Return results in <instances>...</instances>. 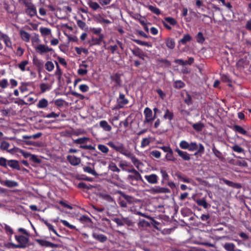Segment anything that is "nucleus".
Here are the masks:
<instances>
[{
  "mask_svg": "<svg viewBox=\"0 0 251 251\" xmlns=\"http://www.w3.org/2000/svg\"><path fill=\"white\" fill-rule=\"evenodd\" d=\"M107 145L117 151L119 152L120 153L127 157H128L132 153L130 151L126 149L124 144L121 143H114L110 141L107 143Z\"/></svg>",
  "mask_w": 251,
  "mask_h": 251,
  "instance_id": "f257e3e1",
  "label": "nucleus"
},
{
  "mask_svg": "<svg viewBox=\"0 0 251 251\" xmlns=\"http://www.w3.org/2000/svg\"><path fill=\"white\" fill-rule=\"evenodd\" d=\"M190 151H196V152L195 153V155H197L198 154H202L204 152V147L201 144H198L196 142H191L189 144V150Z\"/></svg>",
  "mask_w": 251,
  "mask_h": 251,
  "instance_id": "f03ea898",
  "label": "nucleus"
},
{
  "mask_svg": "<svg viewBox=\"0 0 251 251\" xmlns=\"http://www.w3.org/2000/svg\"><path fill=\"white\" fill-rule=\"evenodd\" d=\"M127 172L132 174L128 175L127 176V181L129 182L131 184L133 185V181L134 180H143L141 175L135 169L132 168V169H128L127 170Z\"/></svg>",
  "mask_w": 251,
  "mask_h": 251,
  "instance_id": "7ed1b4c3",
  "label": "nucleus"
},
{
  "mask_svg": "<svg viewBox=\"0 0 251 251\" xmlns=\"http://www.w3.org/2000/svg\"><path fill=\"white\" fill-rule=\"evenodd\" d=\"M144 114L145 115L144 124L151 123L155 118L154 116L153 115L152 110L149 107L145 108Z\"/></svg>",
  "mask_w": 251,
  "mask_h": 251,
  "instance_id": "20e7f679",
  "label": "nucleus"
},
{
  "mask_svg": "<svg viewBox=\"0 0 251 251\" xmlns=\"http://www.w3.org/2000/svg\"><path fill=\"white\" fill-rule=\"evenodd\" d=\"M35 50L40 54H45L53 50L52 48L49 47L45 44H39L35 47Z\"/></svg>",
  "mask_w": 251,
  "mask_h": 251,
  "instance_id": "39448f33",
  "label": "nucleus"
},
{
  "mask_svg": "<svg viewBox=\"0 0 251 251\" xmlns=\"http://www.w3.org/2000/svg\"><path fill=\"white\" fill-rule=\"evenodd\" d=\"M111 83L113 84L114 87H117L121 86L122 79L121 75L119 73L113 74L110 76Z\"/></svg>",
  "mask_w": 251,
  "mask_h": 251,
  "instance_id": "423d86ee",
  "label": "nucleus"
},
{
  "mask_svg": "<svg viewBox=\"0 0 251 251\" xmlns=\"http://www.w3.org/2000/svg\"><path fill=\"white\" fill-rule=\"evenodd\" d=\"M151 194H161V193H168L170 192V190L167 188L165 187H161L159 186H156L154 187L151 188L150 190H148Z\"/></svg>",
  "mask_w": 251,
  "mask_h": 251,
  "instance_id": "0eeeda50",
  "label": "nucleus"
},
{
  "mask_svg": "<svg viewBox=\"0 0 251 251\" xmlns=\"http://www.w3.org/2000/svg\"><path fill=\"white\" fill-rule=\"evenodd\" d=\"M15 239L20 244L19 247L23 248L27 246L28 242V238L27 237L23 235H16Z\"/></svg>",
  "mask_w": 251,
  "mask_h": 251,
  "instance_id": "6e6552de",
  "label": "nucleus"
},
{
  "mask_svg": "<svg viewBox=\"0 0 251 251\" xmlns=\"http://www.w3.org/2000/svg\"><path fill=\"white\" fill-rule=\"evenodd\" d=\"M117 104L119 108H123L124 105L127 104L129 100L126 98L123 93H120L119 96L117 100Z\"/></svg>",
  "mask_w": 251,
  "mask_h": 251,
  "instance_id": "1a4fd4ad",
  "label": "nucleus"
},
{
  "mask_svg": "<svg viewBox=\"0 0 251 251\" xmlns=\"http://www.w3.org/2000/svg\"><path fill=\"white\" fill-rule=\"evenodd\" d=\"M0 38L3 41L6 48L10 49H13L12 41L10 38L7 34L1 33Z\"/></svg>",
  "mask_w": 251,
  "mask_h": 251,
  "instance_id": "9d476101",
  "label": "nucleus"
},
{
  "mask_svg": "<svg viewBox=\"0 0 251 251\" xmlns=\"http://www.w3.org/2000/svg\"><path fill=\"white\" fill-rule=\"evenodd\" d=\"M67 159L69 162L73 166L78 165L81 162L80 158L75 155H68Z\"/></svg>",
  "mask_w": 251,
  "mask_h": 251,
  "instance_id": "9b49d317",
  "label": "nucleus"
},
{
  "mask_svg": "<svg viewBox=\"0 0 251 251\" xmlns=\"http://www.w3.org/2000/svg\"><path fill=\"white\" fill-rule=\"evenodd\" d=\"M92 236L95 239L100 243H104L107 240V238L106 236L102 234H99L96 232H93Z\"/></svg>",
  "mask_w": 251,
  "mask_h": 251,
  "instance_id": "f8f14e48",
  "label": "nucleus"
},
{
  "mask_svg": "<svg viewBox=\"0 0 251 251\" xmlns=\"http://www.w3.org/2000/svg\"><path fill=\"white\" fill-rule=\"evenodd\" d=\"M145 179L150 184H156L158 182V177L155 174H151L150 175H146Z\"/></svg>",
  "mask_w": 251,
  "mask_h": 251,
  "instance_id": "ddd939ff",
  "label": "nucleus"
},
{
  "mask_svg": "<svg viewBox=\"0 0 251 251\" xmlns=\"http://www.w3.org/2000/svg\"><path fill=\"white\" fill-rule=\"evenodd\" d=\"M37 242L42 246L51 247L52 248H57L58 247V245L52 243L46 240L38 239L37 240Z\"/></svg>",
  "mask_w": 251,
  "mask_h": 251,
  "instance_id": "4468645a",
  "label": "nucleus"
},
{
  "mask_svg": "<svg viewBox=\"0 0 251 251\" xmlns=\"http://www.w3.org/2000/svg\"><path fill=\"white\" fill-rule=\"evenodd\" d=\"M128 158L131 159L133 164L138 169L143 165V163L137 157H136L132 153H131Z\"/></svg>",
  "mask_w": 251,
  "mask_h": 251,
  "instance_id": "2eb2a0df",
  "label": "nucleus"
},
{
  "mask_svg": "<svg viewBox=\"0 0 251 251\" xmlns=\"http://www.w3.org/2000/svg\"><path fill=\"white\" fill-rule=\"evenodd\" d=\"M175 151L176 152L178 155L184 160L189 161L190 160L191 158L190 154L186 151H182L178 148L175 150Z\"/></svg>",
  "mask_w": 251,
  "mask_h": 251,
  "instance_id": "dca6fc26",
  "label": "nucleus"
},
{
  "mask_svg": "<svg viewBox=\"0 0 251 251\" xmlns=\"http://www.w3.org/2000/svg\"><path fill=\"white\" fill-rule=\"evenodd\" d=\"M98 196L100 198L107 201L108 202H114L115 203L113 198L106 193L100 192L98 194Z\"/></svg>",
  "mask_w": 251,
  "mask_h": 251,
  "instance_id": "f3484780",
  "label": "nucleus"
},
{
  "mask_svg": "<svg viewBox=\"0 0 251 251\" xmlns=\"http://www.w3.org/2000/svg\"><path fill=\"white\" fill-rule=\"evenodd\" d=\"M39 31L41 35L44 37H46L48 36H51V30L50 28L45 27H40Z\"/></svg>",
  "mask_w": 251,
  "mask_h": 251,
  "instance_id": "a211bd4d",
  "label": "nucleus"
},
{
  "mask_svg": "<svg viewBox=\"0 0 251 251\" xmlns=\"http://www.w3.org/2000/svg\"><path fill=\"white\" fill-rule=\"evenodd\" d=\"M132 53L135 56H138L142 59H144L145 56L144 52L139 48H135L131 50Z\"/></svg>",
  "mask_w": 251,
  "mask_h": 251,
  "instance_id": "6ab92c4d",
  "label": "nucleus"
},
{
  "mask_svg": "<svg viewBox=\"0 0 251 251\" xmlns=\"http://www.w3.org/2000/svg\"><path fill=\"white\" fill-rule=\"evenodd\" d=\"M100 126L105 131H110L112 127L108 124L107 122L105 120H102L100 122Z\"/></svg>",
  "mask_w": 251,
  "mask_h": 251,
  "instance_id": "aec40b11",
  "label": "nucleus"
},
{
  "mask_svg": "<svg viewBox=\"0 0 251 251\" xmlns=\"http://www.w3.org/2000/svg\"><path fill=\"white\" fill-rule=\"evenodd\" d=\"M49 105L48 101L47 99L43 98L40 100L37 104V107L38 108L44 109L46 108Z\"/></svg>",
  "mask_w": 251,
  "mask_h": 251,
  "instance_id": "412c9836",
  "label": "nucleus"
},
{
  "mask_svg": "<svg viewBox=\"0 0 251 251\" xmlns=\"http://www.w3.org/2000/svg\"><path fill=\"white\" fill-rule=\"evenodd\" d=\"M220 180H222L225 184L230 187L237 188H240L241 187L240 184L234 183L233 182L228 180L225 178H220Z\"/></svg>",
  "mask_w": 251,
  "mask_h": 251,
  "instance_id": "4be33fe9",
  "label": "nucleus"
},
{
  "mask_svg": "<svg viewBox=\"0 0 251 251\" xmlns=\"http://www.w3.org/2000/svg\"><path fill=\"white\" fill-rule=\"evenodd\" d=\"M2 184L10 188L15 187L18 185V183L16 181L11 180H5L3 181Z\"/></svg>",
  "mask_w": 251,
  "mask_h": 251,
  "instance_id": "5701e85b",
  "label": "nucleus"
},
{
  "mask_svg": "<svg viewBox=\"0 0 251 251\" xmlns=\"http://www.w3.org/2000/svg\"><path fill=\"white\" fill-rule=\"evenodd\" d=\"M8 165L13 169L18 170L20 169V165L18 161L15 160H10L7 162Z\"/></svg>",
  "mask_w": 251,
  "mask_h": 251,
  "instance_id": "b1692460",
  "label": "nucleus"
},
{
  "mask_svg": "<svg viewBox=\"0 0 251 251\" xmlns=\"http://www.w3.org/2000/svg\"><path fill=\"white\" fill-rule=\"evenodd\" d=\"M20 34L22 39L25 42H28L29 41L30 35L28 32L24 30H20Z\"/></svg>",
  "mask_w": 251,
  "mask_h": 251,
  "instance_id": "393cba45",
  "label": "nucleus"
},
{
  "mask_svg": "<svg viewBox=\"0 0 251 251\" xmlns=\"http://www.w3.org/2000/svg\"><path fill=\"white\" fill-rule=\"evenodd\" d=\"M10 147V144L5 141H3L0 143V149L2 151H7L8 152H11L13 150H8Z\"/></svg>",
  "mask_w": 251,
  "mask_h": 251,
  "instance_id": "a878e982",
  "label": "nucleus"
},
{
  "mask_svg": "<svg viewBox=\"0 0 251 251\" xmlns=\"http://www.w3.org/2000/svg\"><path fill=\"white\" fill-rule=\"evenodd\" d=\"M26 13L31 17L36 15L37 11L34 5L28 7L26 10Z\"/></svg>",
  "mask_w": 251,
  "mask_h": 251,
  "instance_id": "bb28decb",
  "label": "nucleus"
},
{
  "mask_svg": "<svg viewBox=\"0 0 251 251\" xmlns=\"http://www.w3.org/2000/svg\"><path fill=\"white\" fill-rule=\"evenodd\" d=\"M83 171L88 174H91L94 176H97L98 174L95 171L94 168H92L89 166H85L83 168Z\"/></svg>",
  "mask_w": 251,
  "mask_h": 251,
  "instance_id": "cd10ccee",
  "label": "nucleus"
},
{
  "mask_svg": "<svg viewBox=\"0 0 251 251\" xmlns=\"http://www.w3.org/2000/svg\"><path fill=\"white\" fill-rule=\"evenodd\" d=\"M192 39V37L189 34H184L182 38L179 41V43L185 45L187 42H190Z\"/></svg>",
  "mask_w": 251,
  "mask_h": 251,
  "instance_id": "c85d7f7f",
  "label": "nucleus"
},
{
  "mask_svg": "<svg viewBox=\"0 0 251 251\" xmlns=\"http://www.w3.org/2000/svg\"><path fill=\"white\" fill-rule=\"evenodd\" d=\"M166 46L170 49H173L175 47V42L173 39L168 38L165 40Z\"/></svg>",
  "mask_w": 251,
  "mask_h": 251,
  "instance_id": "c756f323",
  "label": "nucleus"
},
{
  "mask_svg": "<svg viewBox=\"0 0 251 251\" xmlns=\"http://www.w3.org/2000/svg\"><path fill=\"white\" fill-rule=\"evenodd\" d=\"M42 221L46 225L50 231H52L57 236H60V235L57 233L56 230L54 229V226L51 224L44 219H42Z\"/></svg>",
  "mask_w": 251,
  "mask_h": 251,
  "instance_id": "7c9ffc66",
  "label": "nucleus"
},
{
  "mask_svg": "<svg viewBox=\"0 0 251 251\" xmlns=\"http://www.w3.org/2000/svg\"><path fill=\"white\" fill-rule=\"evenodd\" d=\"M174 116V113L170 111L168 109H166L165 111L163 118L165 119H168L171 121L173 119Z\"/></svg>",
  "mask_w": 251,
  "mask_h": 251,
  "instance_id": "2f4dec72",
  "label": "nucleus"
},
{
  "mask_svg": "<svg viewBox=\"0 0 251 251\" xmlns=\"http://www.w3.org/2000/svg\"><path fill=\"white\" fill-rule=\"evenodd\" d=\"M226 251H235V246L232 243H226L223 246Z\"/></svg>",
  "mask_w": 251,
  "mask_h": 251,
  "instance_id": "473e14b6",
  "label": "nucleus"
},
{
  "mask_svg": "<svg viewBox=\"0 0 251 251\" xmlns=\"http://www.w3.org/2000/svg\"><path fill=\"white\" fill-rule=\"evenodd\" d=\"M233 129L235 131L243 135H246L247 133V132L242 127L238 125H234L233 127Z\"/></svg>",
  "mask_w": 251,
  "mask_h": 251,
  "instance_id": "72a5a7b5",
  "label": "nucleus"
},
{
  "mask_svg": "<svg viewBox=\"0 0 251 251\" xmlns=\"http://www.w3.org/2000/svg\"><path fill=\"white\" fill-rule=\"evenodd\" d=\"M104 38L103 35H100L98 38H92V41L93 45H100Z\"/></svg>",
  "mask_w": 251,
  "mask_h": 251,
  "instance_id": "f704fd0d",
  "label": "nucleus"
},
{
  "mask_svg": "<svg viewBox=\"0 0 251 251\" xmlns=\"http://www.w3.org/2000/svg\"><path fill=\"white\" fill-rule=\"evenodd\" d=\"M0 226L2 228H4L5 230V231L7 234L11 235L13 233V229L8 225H7L5 224H1V223H0Z\"/></svg>",
  "mask_w": 251,
  "mask_h": 251,
  "instance_id": "c9c22d12",
  "label": "nucleus"
},
{
  "mask_svg": "<svg viewBox=\"0 0 251 251\" xmlns=\"http://www.w3.org/2000/svg\"><path fill=\"white\" fill-rule=\"evenodd\" d=\"M29 62L27 60H24L21 62L18 65V68L22 72L26 70V66L28 64Z\"/></svg>",
  "mask_w": 251,
  "mask_h": 251,
  "instance_id": "e433bc0d",
  "label": "nucleus"
},
{
  "mask_svg": "<svg viewBox=\"0 0 251 251\" xmlns=\"http://www.w3.org/2000/svg\"><path fill=\"white\" fill-rule=\"evenodd\" d=\"M192 126L195 130L200 132L202 130L203 127H204V125L201 122H199L194 124Z\"/></svg>",
  "mask_w": 251,
  "mask_h": 251,
  "instance_id": "4c0bfd02",
  "label": "nucleus"
},
{
  "mask_svg": "<svg viewBox=\"0 0 251 251\" xmlns=\"http://www.w3.org/2000/svg\"><path fill=\"white\" fill-rule=\"evenodd\" d=\"M184 101L185 103L188 106L191 105L193 104V100L191 96L188 93H186V97L184 98Z\"/></svg>",
  "mask_w": 251,
  "mask_h": 251,
  "instance_id": "58836bf2",
  "label": "nucleus"
},
{
  "mask_svg": "<svg viewBox=\"0 0 251 251\" xmlns=\"http://www.w3.org/2000/svg\"><path fill=\"white\" fill-rule=\"evenodd\" d=\"M89 138L87 137H82L73 140V142L75 144H83L86 143L88 140Z\"/></svg>",
  "mask_w": 251,
  "mask_h": 251,
  "instance_id": "ea45409f",
  "label": "nucleus"
},
{
  "mask_svg": "<svg viewBox=\"0 0 251 251\" xmlns=\"http://www.w3.org/2000/svg\"><path fill=\"white\" fill-rule=\"evenodd\" d=\"M212 151L214 155L218 157L219 159H222L223 158V155L221 151H218L215 147L214 145H213V147L212 148Z\"/></svg>",
  "mask_w": 251,
  "mask_h": 251,
  "instance_id": "a19ab883",
  "label": "nucleus"
},
{
  "mask_svg": "<svg viewBox=\"0 0 251 251\" xmlns=\"http://www.w3.org/2000/svg\"><path fill=\"white\" fill-rule=\"evenodd\" d=\"M88 4L94 10H97L100 8V5L96 2L90 1L88 2Z\"/></svg>",
  "mask_w": 251,
  "mask_h": 251,
  "instance_id": "79ce46f5",
  "label": "nucleus"
},
{
  "mask_svg": "<svg viewBox=\"0 0 251 251\" xmlns=\"http://www.w3.org/2000/svg\"><path fill=\"white\" fill-rule=\"evenodd\" d=\"M185 86V83L181 80H176L174 81V87L176 89H181Z\"/></svg>",
  "mask_w": 251,
  "mask_h": 251,
  "instance_id": "37998d69",
  "label": "nucleus"
},
{
  "mask_svg": "<svg viewBox=\"0 0 251 251\" xmlns=\"http://www.w3.org/2000/svg\"><path fill=\"white\" fill-rule=\"evenodd\" d=\"M196 202L198 205L203 206L204 208H206L208 207V203L204 199L197 200Z\"/></svg>",
  "mask_w": 251,
  "mask_h": 251,
  "instance_id": "c03bdc74",
  "label": "nucleus"
},
{
  "mask_svg": "<svg viewBox=\"0 0 251 251\" xmlns=\"http://www.w3.org/2000/svg\"><path fill=\"white\" fill-rule=\"evenodd\" d=\"M148 9L150 11H151L152 12H153V13H154L157 15H160L161 13L160 9L159 8H158L157 7L154 6L153 5H149Z\"/></svg>",
  "mask_w": 251,
  "mask_h": 251,
  "instance_id": "a18cd8bd",
  "label": "nucleus"
},
{
  "mask_svg": "<svg viewBox=\"0 0 251 251\" xmlns=\"http://www.w3.org/2000/svg\"><path fill=\"white\" fill-rule=\"evenodd\" d=\"M189 144L190 143H189L186 141L182 140L179 143V147L182 149L189 150Z\"/></svg>",
  "mask_w": 251,
  "mask_h": 251,
  "instance_id": "49530a36",
  "label": "nucleus"
},
{
  "mask_svg": "<svg viewBox=\"0 0 251 251\" xmlns=\"http://www.w3.org/2000/svg\"><path fill=\"white\" fill-rule=\"evenodd\" d=\"M90 31L92 32L93 34L97 35L98 36H100V35H103L101 33L102 29L101 28H95V27H91L90 28Z\"/></svg>",
  "mask_w": 251,
  "mask_h": 251,
  "instance_id": "de8ad7c7",
  "label": "nucleus"
},
{
  "mask_svg": "<svg viewBox=\"0 0 251 251\" xmlns=\"http://www.w3.org/2000/svg\"><path fill=\"white\" fill-rule=\"evenodd\" d=\"M45 68L47 71L51 72L54 69V64L51 61H47L45 64Z\"/></svg>",
  "mask_w": 251,
  "mask_h": 251,
  "instance_id": "09e8293b",
  "label": "nucleus"
},
{
  "mask_svg": "<svg viewBox=\"0 0 251 251\" xmlns=\"http://www.w3.org/2000/svg\"><path fill=\"white\" fill-rule=\"evenodd\" d=\"M98 149L104 153H107L109 151V149L106 146L102 144L98 145Z\"/></svg>",
  "mask_w": 251,
  "mask_h": 251,
  "instance_id": "8fccbe9b",
  "label": "nucleus"
},
{
  "mask_svg": "<svg viewBox=\"0 0 251 251\" xmlns=\"http://www.w3.org/2000/svg\"><path fill=\"white\" fill-rule=\"evenodd\" d=\"M166 158L169 161H175L176 160V158L173 155V151L172 150L167 153L166 155Z\"/></svg>",
  "mask_w": 251,
  "mask_h": 251,
  "instance_id": "3c124183",
  "label": "nucleus"
},
{
  "mask_svg": "<svg viewBox=\"0 0 251 251\" xmlns=\"http://www.w3.org/2000/svg\"><path fill=\"white\" fill-rule=\"evenodd\" d=\"M40 88L42 93L45 92L47 90L50 89V87L47 83H42L40 84Z\"/></svg>",
  "mask_w": 251,
  "mask_h": 251,
  "instance_id": "603ef678",
  "label": "nucleus"
},
{
  "mask_svg": "<svg viewBox=\"0 0 251 251\" xmlns=\"http://www.w3.org/2000/svg\"><path fill=\"white\" fill-rule=\"evenodd\" d=\"M75 50L76 53L79 55H80L82 53V52H83L86 54H87L88 53V50L83 48L75 47Z\"/></svg>",
  "mask_w": 251,
  "mask_h": 251,
  "instance_id": "864d4df0",
  "label": "nucleus"
},
{
  "mask_svg": "<svg viewBox=\"0 0 251 251\" xmlns=\"http://www.w3.org/2000/svg\"><path fill=\"white\" fill-rule=\"evenodd\" d=\"M150 140L149 138H143L141 143V147L142 148H144L148 146L150 144Z\"/></svg>",
  "mask_w": 251,
  "mask_h": 251,
  "instance_id": "5fc2aeb1",
  "label": "nucleus"
},
{
  "mask_svg": "<svg viewBox=\"0 0 251 251\" xmlns=\"http://www.w3.org/2000/svg\"><path fill=\"white\" fill-rule=\"evenodd\" d=\"M164 20L172 25H176L177 24L176 21L174 18L171 17L165 18Z\"/></svg>",
  "mask_w": 251,
  "mask_h": 251,
  "instance_id": "6e6d98bb",
  "label": "nucleus"
},
{
  "mask_svg": "<svg viewBox=\"0 0 251 251\" xmlns=\"http://www.w3.org/2000/svg\"><path fill=\"white\" fill-rule=\"evenodd\" d=\"M124 225H126L127 226H133L134 222L132 220L128 217H123Z\"/></svg>",
  "mask_w": 251,
  "mask_h": 251,
  "instance_id": "4d7b16f0",
  "label": "nucleus"
},
{
  "mask_svg": "<svg viewBox=\"0 0 251 251\" xmlns=\"http://www.w3.org/2000/svg\"><path fill=\"white\" fill-rule=\"evenodd\" d=\"M197 41L198 43H202L204 41V38L201 32H199L196 36Z\"/></svg>",
  "mask_w": 251,
  "mask_h": 251,
  "instance_id": "13d9d810",
  "label": "nucleus"
},
{
  "mask_svg": "<svg viewBox=\"0 0 251 251\" xmlns=\"http://www.w3.org/2000/svg\"><path fill=\"white\" fill-rule=\"evenodd\" d=\"M150 154L151 156L156 158H159L161 156V152L158 151L153 150L150 152Z\"/></svg>",
  "mask_w": 251,
  "mask_h": 251,
  "instance_id": "bf43d9fd",
  "label": "nucleus"
},
{
  "mask_svg": "<svg viewBox=\"0 0 251 251\" xmlns=\"http://www.w3.org/2000/svg\"><path fill=\"white\" fill-rule=\"evenodd\" d=\"M9 84L8 80L6 79H2L0 80V87L4 89L8 87Z\"/></svg>",
  "mask_w": 251,
  "mask_h": 251,
  "instance_id": "052dcab7",
  "label": "nucleus"
},
{
  "mask_svg": "<svg viewBox=\"0 0 251 251\" xmlns=\"http://www.w3.org/2000/svg\"><path fill=\"white\" fill-rule=\"evenodd\" d=\"M60 222L63 224L64 226L68 227V228L70 229H75V226L74 225H71L67 221L64 220H61Z\"/></svg>",
  "mask_w": 251,
  "mask_h": 251,
  "instance_id": "680f3d73",
  "label": "nucleus"
},
{
  "mask_svg": "<svg viewBox=\"0 0 251 251\" xmlns=\"http://www.w3.org/2000/svg\"><path fill=\"white\" fill-rule=\"evenodd\" d=\"M59 114H60L59 113H54V112H52L50 113L46 116H44V117L47 118H56L59 117Z\"/></svg>",
  "mask_w": 251,
  "mask_h": 251,
  "instance_id": "e2e57ef3",
  "label": "nucleus"
},
{
  "mask_svg": "<svg viewBox=\"0 0 251 251\" xmlns=\"http://www.w3.org/2000/svg\"><path fill=\"white\" fill-rule=\"evenodd\" d=\"M231 148L234 151L238 153H241L243 151V149L238 145L232 146Z\"/></svg>",
  "mask_w": 251,
  "mask_h": 251,
  "instance_id": "0e129e2a",
  "label": "nucleus"
},
{
  "mask_svg": "<svg viewBox=\"0 0 251 251\" xmlns=\"http://www.w3.org/2000/svg\"><path fill=\"white\" fill-rule=\"evenodd\" d=\"M7 162L8 161L6 158L3 157H0V166L6 168L8 165Z\"/></svg>",
  "mask_w": 251,
  "mask_h": 251,
  "instance_id": "69168bd1",
  "label": "nucleus"
},
{
  "mask_svg": "<svg viewBox=\"0 0 251 251\" xmlns=\"http://www.w3.org/2000/svg\"><path fill=\"white\" fill-rule=\"evenodd\" d=\"M79 90L82 92H86L89 90V87L86 84H81L79 86Z\"/></svg>",
  "mask_w": 251,
  "mask_h": 251,
  "instance_id": "338daca9",
  "label": "nucleus"
},
{
  "mask_svg": "<svg viewBox=\"0 0 251 251\" xmlns=\"http://www.w3.org/2000/svg\"><path fill=\"white\" fill-rule=\"evenodd\" d=\"M25 50L20 46L18 47L16 54L18 56H22L24 53Z\"/></svg>",
  "mask_w": 251,
  "mask_h": 251,
  "instance_id": "774afa93",
  "label": "nucleus"
}]
</instances>
